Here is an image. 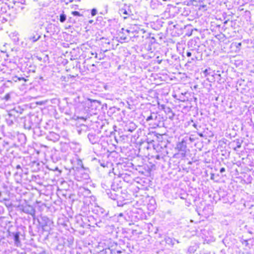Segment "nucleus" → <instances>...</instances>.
<instances>
[{"instance_id":"nucleus-1","label":"nucleus","mask_w":254,"mask_h":254,"mask_svg":"<svg viewBox=\"0 0 254 254\" xmlns=\"http://www.w3.org/2000/svg\"><path fill=\"white\" fill-rule=\"evenodd\" d=\"M41 37V34L38 32V30H31V32L28 36V39L34 43L39 40Z\"/></svg>"},{"instance_id":"nucleus-2","label":"nucleus","mask_w":254,"mask_h":254,"mask_svg":"<svg viewBox=\"0 0 254 254\" xmlns=\"http://www.w3.org/2000/svg\"><path fill=\"white\" fill-rule=\"evenodd\" d=\"M23 211L26 213L34 216L35 214V210L33 206L27 205L23 207Z\"/></svg>"},{"instance_id":"nucleus-3","label":"nucleus","mask_w":254,"mask_h":254,"mask_svg":"<svg viewBox=\"0 0 254 254\" xmlns=\"http://www.w3.org/2000/svg\"><path fill=\"white\" fill-rule=\"evenodd\" d=\"M164 241L167 245L172 248L174 247L175 242H177V243H180L178 240H176L174 238H170L169 237H166L164 238Z\"/></svg>"},{"instance_id":"nucleus-4","label":"nucleus","mask_w":254,"mask_h":254,"mask_svg":"<svg viewBox=\"0 0 254 254\" xmlns=\"http://www.w3.org/2000/svg\"><path fill=\"white\" fill-rule=\"evenodd\" d=\"M12 235L14 238L15 246L17 247H20L21 243L19 238L20 232L12 233Z\"/></svg>"},{"instance_id":"nucleus-5","label":"nucleus","mask_w":254,"mask_h":254,"mask_svg":"<svg viewBox=\"0 0 254 254\" xmlns=\"http://www.w3.org/2000/svg\"><path fill=\"white\" fill-rule=\"evenodd\" d=\"M48 138L49 140L56 142L59 140L60 136L58 134L55 132H50L48 135Z\"/></svg>"},{"instance_id":"nucleus-6","label":"nucleus","mask_w":254,"mask_h":254,"mask_svg":"<svg viewBox=\"0 0 254 254\" xmlns=\"http://www.w3.org/2000/svg\"><path fill=\"white\" fill-rule=\"evenodd\" d=\"M88 138L89 141L93 144L96 143L98 141V137L94 133H89Z\"/></svg>"},{"instance_id":"nucleus-7","label":"nucleus","mask_w":254,"mask_h":254,"mask_svg":"<svg viewBox=\"0 0 254 254\" xmlns=\"http://www.w3.org/2000/svg\"><path fill=\"white\" fill-rule=\"evenodd\" d=\"M119 13L124 19H126L128 16L130 15L131 11L127 10L125 9L122 8L119 10Z\"/></svg>"},{"instance_id":"nucleus-8","label":"nucleus","mask_w":254,"mask_h":254,"mask_svg":"<svg viewBox=\"0 0 254 254\" xmlns=\"http://www.w3.org/2000/svg\"><path fill=\"white\" fill-rule=\"evenodd\" d=\"M15 120V117L12 116L11 114L9 113L6 118V121L8 126H11L13 124L14 121Z\"/></svg>"},{"instance_id":"nucleus-9","label":"nucleus","mask_w":254,"mask_h":254,"mask_svg":"<svg viewBox=\"0 0 254 254\" xmlns=\"http://www.w3.org/2000/svg\"><path fill=\"white\" fill-rule=\"evenodd\" d=\"M186 147V143L183 141L179 142L177 145V148L180 151H185Z\"/></svg>"},{"instance_id":"nucleus-10","label":"nucleus","mask_w":254,"mask_h":254,"mask_svg":"<svg viewBox=\"0 0 254 254\" xmlns=\"http://www.w3.org/2000/svg\"><path fill=\"white\" fill-rule=\"evenodd\" d=\"M12 80H13L14 82H17V81H21V80H23L24 82H26L27 81V80L24 77H18L16 76L12 77Z\"/></svg>"},{"instance_id":"nucleus-11","label":"nucleus","mask_w":254,"mask_h":254,"mask_svg":"<svg viewBox=\"0 0 254 254\" xmlns=\"http://www.w3.org/2000/svg\"><path fill=\"white\" fill-rule=\"evenodd\" d=\"M66 19V16L64 13H62L60 16V21L63 23L64 22Z\"/></svg>"},{"instance_id":"nucleus-12","label":"nucleus","mask_w":254,"mask_h":254,"mask_svg":"<svg viewBox=\"0 0 254 254\" xmlns=\"http://www.w3.org/2000/svg\"><path fill=\"white\" fill-rule=\"evenodd\" d=\"M124 1V0H114V2L117 5H120Z\"/></svg>"},{"instance_id":"nucleus-13","label":"nucleus","mask_w":254,"mask_h":254,"mask_svg":"<svg viewBox=\"0 0 254 254\" xmlns=\"http://www.w3.org/2000/svg\"><path fill=\"white\" fill-rule=\"evenodd\" d=\"M112 254H121L122 253V251L118 250V251H113L111 252Z\"/></svg>"},{"instance_id":"nucleus-14","label":"nucleus","mask_w":254,"mask_h":254,"mask_svg":"<svg viewBox=\"0 0 254 254\" xmlns=\"http://www.w3.org/2000/svg\"><path fill=\"white\" fill-rule=\"evenodd\" d=\"M72 15L74 16H80V13L77 11H74L72 12Z\"/></svg>"},{"instance_id":"nucleus-15","label":"nucleus","mask_w":254,"mask_h":254,"mask_svg":"<svg viewBox=\"0 0 254 254\" xmlns=\"http://www.w3.org/2000/svg\"><path fill=\"white\" fill-rule=\"evenodd\" d=\"M96 13H97L96 9H94V8L92 9V10H91V15L92 16H94V15H95L96 14Z\"/></svg>"},{"instance_id":"nucleus-16","label":"nucleus","mask_w":254,"mask_h":254,"mask_svg":"<svg viewBox=\"0 0 254 254\" xmlns=\"http://www.w3.org/2000/svg\"><path fill=\"white\" fill-rule=\"evenodd\" d=\"M192 126L195 128L197 130L198 129V128H200V126H198L195 123H193V124L192 125Z\"/></svg>"},{"instance_id":"nucleus-17","label":"nucleus","mask_w":254,"mask_h":254,"mask_svg":"<svg viewBox=\"0 0 254 254\" xmlns=\"http://www.w3.org/2000/svg\"><path fill=\"white\" fill-rule=\"evenodd\" d=\"M8 200V199L6 198H4L2 199H0V203H4V202Z\"/></svg>"},{"instance_id":"nucleus-18","label":"nucleus","mask_w":254,"mask_h":254,"mask_svg":"<svg viewBox=\"0 0 254 254\" xmlns=\"http://www.w3.org/2000/svg\"><path fill=\"white\" fill-rule=\"evenodd\" d=\"M243 244L245 245V246H248L249 243L248 242L247 240H244V242H243Z\"/></svg>"},{"instance_id":"nucleus-19","label":"nucleus","mask_w":254,"mask_h":254,"mask_svg":"<svg viewBox=\"0 0 254 254\" xmlns=\"http://www.w3.org/2000/svg\"><path fill=\"white\" fill-rule=\"evenodd\" d=\"M241 147V144L239 142H237L236 147L238 148H240Z\"/></svg>"},{"instance_id":"nucleus-20","label":"nucleus","mask_w":254,"mask_h":254,"mask_svg":"<svg viewBox=\"0 0 254 254\" xmlns=\"http://www.w3.org/2000/svg\"><path fill=\"white\" fill-rule=\"evenodd\" d=\"M191 55H192V54H191V53L189 51V52H187V57H190L191 56Z\"/></svg>"},{"instance_id":"nucleus-21","label":"nucleus","mask_w":254,"mask_h":254,"mask_svg":"<svg viewBox=\"0 0 254 254\" xmlns=\"http://www.w3.org/2000/svg\"><path fill=\"white\" fill-rule=\"evenodd\" d=\"M225 171V169L223 167L220 169V172L221 173H222L224 172Z\"/></svg>"},{"instance_id":"nucleus-22","label":"nucleus","mask_w":254,"mask_h":254,"mask_svg":"<svg viewBox=\"0 0 254 254\" xmlns=\"http://www.w3.org/2000/svg\"><path fill=\"white\" fill-rule=\"evenodd\" d=\"M208 69H206L204 71V73H205V75H207V74H208Z\"/></svg>"},{"instance_id":"nucleus-23","label":"nucleus","mask_w":254,"mask_h":254,"mask_svg":"<svg viewBox=\"0 0 254 254\" xmlns=\"http://www.w3.org/2000/svg\"><path fill=\"white\" fill-rule=\"evenodd\" d=\"M152 119V116H149V117H148L147 118V121H149V120H151Z\"/></svg>"},{"instance_id":"nucleus-24","label":"nucleus","mask_w":254,"mask_h":254,"mask_svg":"<svg viewBox=\"0 0 254 254\" xmlns=\"http://www.w3.org/2000/svg\"><path fill=\"white\" fill-rule=\"evenodd\" d=\"M9 98V95H6L5 96V98L6 99V100H8Z\"/></svg>"},{"instance_id":"nucleus-25","label":"nucleus","mask_w":254,"mask_h":254,"mask_svg":"<svg viewBox=\"0 0 254 254\" xmlns=\"http://www.w3.org/2000/svg\"><path fill=\"white\" fill-rule=\"evenodd\" d=\"M198 134L200 137H203V135L202 133H198Z\"/></svg>"},{"instance_id":"nucleus-26","label":"nucleus","mask_w":254,"mask_h":254,"mask_svg":"<svg viewBox=\"0 0 254 254\" xmlns=\"http://www.w3.org/2000/svg\"><path fill=\"white\" fill-rule=\"evenodd\" d=\"M16 169H21V166L20 165H18L16 166Z\"/></svg>"},{"instance_id":"nucleus-27","label":"nucleus","mask_w":254,"mask_h":254,"mask_svg":"<svg viewBox=\"0 0 254 254\" xmlns=\"http://www.w3.org/2000/svg\"><path fill=\"white\" fill-rule=\"evenodd\" d=\"M4 204L6 207H9V206L11 205V204H8V203H4Z\"/></svg>"},{"instance_id":"nucleus-28","label":"nucleus","mask_w":254,"mask_h":254,"mask_svg":"<svg viewBox=\"0 0 254 254\" xmlns=\"http://www.w3.org/2000/svg\"><path fill=\"white\" fill-rule=\"evenodd\" d=\"M2 195V193L1 192V191H0V197Z\"/></svg>"},{"instance_id":"nucleus-29","label":"nucleus","mask_w":254,"mask_h":254,"mask_svg":"<svg viewBox=\"0 0 254 254\" xmlns=\"http://www.w3.org/2000/svg\"><path fill=\"white\" fill-rule=\"evenodd\" d=\"M1 52H2V53H4L5 52V51L4 50H1Z\"/></svg>"},{"instance_id":"nucleus-30","label":"nucleus","mask_w":254,"mask_h":254,"mask_svg":"<svg viewBox=\"0 0 254 254\" xmlns=\"http://www.w3.org/2000/svg\"><path fill=\"white\" fill-rule=\"evenodd\" d=\"M123 216V214H122V213H120V214H119V216Z\"/></svg>"},{"instance_id":"nucleus-31","label":"nucleus","mask_w":254,"mask_h":254,"mask_svg":"<svg viewBox=\"0 0 254 254\" xmlns=\"http://www.w3.org/2000/svg\"><path fill=\"white\" fill-rule=\"evenodd\" d=\"M124 40H126L127 39V37H125L124 38H123Z\"/></svg>"},{"instance_id":"nucleus-32","label":"nucleus","mask_w":254,"mask_h":254,"mask_svg":"<svg viewBox=\"0 0 254 254\" xmlns=\"http://www.w3.org/2000/svg\"><path fill=\"white\" fill-rule=\"evenodd\" d=\"M126 31H127V32H129V31L128 30H127Z\"/></svg>"},{"instance_id":"nucleus-33","label":"nucleus","mask_w":254,"mask_h":254,"mask_svg":"<svg viewBox=\"0 0 254 254\" xmlns=\"http://www.w3.org/2000/svg\"><path fill=\"white\" fill-rule=\"evenodd\" d=\"M112 199H115V197H112Z\"/></svg>"}]
</instances>
